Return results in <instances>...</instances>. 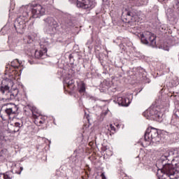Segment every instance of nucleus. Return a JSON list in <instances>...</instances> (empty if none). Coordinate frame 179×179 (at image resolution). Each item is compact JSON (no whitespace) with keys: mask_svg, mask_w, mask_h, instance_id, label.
Masks as SVG:
<instances>
[{"mask_svg":"<svg viewBox=\"0 0 179 179\" xmlns=\"http://www.w3.org/2000/svg\"><path fill=\"white\" fill-rule=\"evenodd\" d=\"M10 79H13V76H11L10 77Z\"/></svg>","mask_w":179,"mask_h":179,"instance_id":"cd10ccee","label":"nucleus"},{"mask_svg":"<svg viewBox=\"0 0 179 179\" xmlns=\"http://www.w3.org/2000/svg\"><path fill=\"white\" fill-rule=\"evenodd\" d=\"M35 58L40 59V58H43L44 55H47V48H43L41 50H36L35 53Z\"/></svg>","mask_w":179,"mask_h":179,"instance_id":"4468645a","label":"nucleus"},{"mask_svg":"<svg viewBox=\"0 0 179 179\" xmlns=\"http://www.w3.org/2000/svg\"><path fill=\"white\" fill-rule=\"evenodd\" d=\"M44 1H47V0H44Z\"/></svg>","mask_w":179,"mask_h":179,"instance_id":"c9c22d12","label":"nucleus"},{"mask_svg":"<svg viewBox=\"0 0 179 179\" xmlns=\"http://www.w3.org/2000/svg\"><path fill=\"white\" fill-rule=\"evenodd\" d=\"M15 177L13 171H8L3 173H0V179H12Z\"/></svg>","mask_w":179,"mask_h":179,"instance_id":"2eb2a0df","label":"nucleus"},{"mask_svg":"<svg viewBox=\"0 0 179 179\" xmlns=\"http://www.w3.org/2000/svg\"><path fill=\"white\" fill-rule=\"evenodd\" d=\"M18 93V90H15V92H10V87L8 85L0 87V97H1L3 101H12V100H15Z\"/></svg>","mask_w":179,"mask_h":179,"instance_id":"39448f33","label":"nucleus"},{"mask_svg":"<svg viewBox=\"0 0 179 179\" xmlns=\"http://www.w3.org/2000/svg\"><path fill=\"white\" fill-rule=\"evenodd\" d=\"M29 64H33V63H31V61H29Z\"/></svg>","mask_w":179,"mask_h":179,"instance_id":"c756f323","label":"nucleus"},{"mask_svg":"<svg viewBox=\"0 0 179 179\" xmlns=\"http://www.w3.org/2000/svg\"><path fill=\"white\" fill-rule=\"evenodd\" d=\"M86 92V85L82 83L79 87V93H85Z\"/></svg>","mask_w":179,"mask_h":179,"instance_id":"a211bd4d","label":"nucleus"},{"mask_svg":"<svg viewBox=\"0 0 179 179\" xmlns=\"http://www.w3.org/2000/svg\"><path fill=\"white\" fill-rule=\"evenodd\" d=\"M142 44L145 45H151V47H156V35L155 34L145 31L139 34Z\"/></svg>","mask_w":179,"mask_h":179,"instance_id":"423d86ee","label":"nucleus"},{"mask_svg":"<svg viewBox=\"0 0 179 179\" xmlns=\"http://www.w3.org/2000/svg\"><path fill=\"white\" fill-rule=\"evenodd\" d=\"M0 141H1L2 142H6V138H5V136L0 134Z\"/></svg>","mask_w":179,"mask_h":179,"instance_id":"412c9836","label":"nucleus"},{"mask_svg":"<svg viewBox=\"0 0 179 179\" xmlns=\"http://www.w3.org/2000/svg\"><path fill=\"white\" fill-rule=\"evenodd\" d=\"M64 83L67 87L71 89V90H73L75 87V80L73 78H66L64 80Z\"/></svg>","mask_w":179,"mask_h":179,"instance_id":"dca6fc26","label":"nucleus"},{"mask_svg":"<svg viewBox=\"0 0 179 179\" xmlns=\"http://www.w3.org/2000/svg\"><path fill=\"white\" fill-rule=\"evenodd\" d=\"M171 87H176V86H178L179 84V80L178 78H175L171 81Z\"/></svg>","mask_w":179,"mask_h":179,"instance_id":"f3484780","label":"nucleus"},{"mask_svg":"<svg viewBox=\"0 0 179 179\" xmlns=\"http://www.w3.org/2000/svg\"><path fill=\"white\" fill-rule=\"evenodd\" d=\"M131 96V97H132V95H130Z\"/></svg>","mask_w":179,"mask_h":179,"instance_id":"f704fd0d","label":"nucleus"},{"mask_svg":"<svg viewBox=\"0 0 179 179\" xmlns=\"http://www.w3.org/2000/svg\"><path fill=\"white\" fill-rule=\"evenodd\" d=\"M131 97H125V96H120L117 97V99L114 100L115 103H117L119 106H122V107H128L129 104H131Z\"/></svg>","mask_w":179,"mask_h":179,"instance_id":"9d476101","label":"nucleus"},{"mask_svg":"<svg viewBox=\"0 0 179 179\" xmlns=\"http://www.w3.org/2000/svg\"><path fill=\"white\" fill-rule=\"evenodd\" d=\"M61 33H64V31H60Z\"/></svg>","mask_w":179,"mask_h":179,"instance_id":"7c9ffc66","label":"nucleus"},{"mask_svg":"<svg viewBox=\"0 0 179 179\" xmlns=\"http://www.w3.org/2000/svg\"><path fill=\"white\" fill-rule=\"evenodd\" d=\"M174 152L167 151L162 157L159 163L162 166L161 169H158L157 176L159 179H166L164 176L171 179L179 178V170L178 168L175 167L177 166V163L174 162L173 156Z\"/></svg>","mask_w":179,"mask_h":179,"instance_id":"f03ea898","label":"nucleus"},{"mask_svg":"<svg viewBox=\"0 0 179 179\" xmlns=\"http://www.w3.org/2000/svg\"><path fill=\"white\" fill-rule=\"evenodd\" d=\"M72 58V55L69 56V59H71Z\"/></svg>","mask_w":179,"mask_h":179,"instance_id":"c85d7f7f","label":"nucleus"},{"mask_svg":"<svg viewBox=\"0 0 179 179\" xmlns=\"http://www.w3.org/2000/svg\"><path fill=\"white\" fill-rule=\"evenodd\" d=\"M69 1H71L72 2V0H69Z\"/></svg>","mask_w":179,"mask_h":179,"instance_id":"72a5a7b5","label":"nucleus"},{"mask_svg":"<svg viewBox=\"0 0 179 179\" xmlns=\"http://www.w3.org/2000/svg\"><path fill=\"white\" fill-rule=\"evenodd\" d=\"M20 65H22V63H20V62L19 61V59H16L15 60H13V62H11L10 65L6 66V69H10V72H12V69H15V71L17 69H19V68H20Z\"/></svg>","mask_w":179,"mask_h":179,"instance_id":"f8f14e48","label":"nucleus"},{"mask_svg":"<svg viewBox=\"0 0 179 179\" xmlns=\"http://www.w3.org/2000/svg\"><path fill=\"white\" fill-rule=\"evenodd\" d=\"M137 1H140V2H142L141 3L143 5V3H145V2H148V0H137Z\"/></svg>","mask_w":179,"mask_h":179,"instance_id":"b1692460","label":"nucleus"},{"mask_svg":"<svg viewBox=\"0 0 179 179\" xmlns=\"http://www.w3.org/2000/svg\"><path fill=\"white\" fill-rule=\"evenodd\" d=\"M127 16L129 17V19H131V20H134V17L135 15H134V13L131 11H127Z\"/></svg>","mask_w":179,"mask_h":179,"instance_id":"6ab92c4d","label":"nucleus"},{"mask_svg":"<svg viewBox=\"0 0 179 179\" xmlns=\"http://www.w3.org/2000/svg\"><path fill=\"white\" fill-rule=\"evenodd\" d=\"M148 83H150V81L148 80Z\"/></svg>","mask_w":179,"mask_h":179,"instance_id":"2f4dec72","label":"nucleus"},{"mask_svg":"<svg viewBox=\"0 0 179 179\" xmlns=\"http://www.w3.org/2000/svg\"><path fill=\"white\" fill-rule=\"evenodd\" d=\"M6 106H11V107H8L5 109V113L7 114V115L16 114V111H17V106H16V105L7 103Z\"/></svg>","mask_w":179,"mask_h":179,"instance_id":"ddd939ff","label":"nucleus"},{"mask_svg":"<svg viewBox=\"0 0 179 179\" xmlns=\"http://www.w3.org/2000/svg\"><path fill=\"white\" fill-rule=\"evenodd\" d=\"M62 29H64L65 30V29H66V27H64L63 25L61 26Z\"/></svg>","mask_w":179,"mask_h":179,"instance_id":"bb28decb","label":"nucleus"},{"mask_svg":"<svg viewBox=\"0 0 179 179\" xmlns=\"http://www.w3.org/2000/svg\"><path fill=\"white\" fill-rule=\"evenodd\" d=\"M110 129L111 131H115V127L113 124H110Z\"/></svg>","mask_w":179,"mask_h":179,"instance_id":"5701e85b","label":"nucleus"},{"mask_svg":"<svg viewBox=\"0 0 179 179\" xmlns=\"http://www.w3.org/2000/svg\"><path fill=\"white\" fill-rule=\"evenodd\" d=\"M123 179H131V178H129V177L128 176H125L124 178H123Z\"/></svg>","mask_w":179,"mask_h":179,"instance_id":"a878e982","label":"nucleus"},{"mask_svg":"<svg viewBox=\"0 0 179 179\" xmlns=\"http://www.w3.org/2000/svg\"><path fill=\"white\" fill-rule=\"evenodd\" d=\"M20 169V171L18 173V174H20L22 171H23V166H21Z\"/></svg>","mask_w":179,"mask_h":179,"instance_id":"393cba45","label":"nucleus"},{"mask_svg":"<svg viewBox=\"0 0 179 179\" xmlns=\"http://www.w3.org/2000/svg\"><path fill=\"white\" fill-rule=\"evenodd\" d=\"M101 179H107V178L106 177V175L104 174V173H102L101 174Z\"/></svg>","mask_w":179,"mask_h":179,"instance_id":"4be33fe9","label":"nucleus"},{"mask_svg":"<svg viewBox=\"0 0 179 179\" xmlns=\"http://www.w3.org/2000/svg\"><path fill=\"white\" fill-rule=\"evenodd\" d=\"M22 124H20V122H15V128H17L16 130H14L15 132H17L19 131V129L20 128V127H22Z\"/></svg>","mask_w":179,"mask_h":179,"instance_id":"aec40b11","label":"nucleus"},{"mask_svg":"<svg viewBox=\"0 0 179 179\" xmlns=\"http://www.w3.org/2000/svg\"><path fill=\"white\" fill-rule=\"evenodd\" d=\"M45 22L44 31L48 34H55L57 29L59 27V24L54 17H48L43 20Z\"/></svg>","mask_w":179,"mask_h":179,"instance_id":"7ed1b4c3","label":"nucleus"},{"mask_svg":"<svg viewBox=\"0 0 179 179\" xmlns=\"http://www.w3.org/2000/svg\"><path fill=\"white\" fill-rule=\"evenodd\" d=\"M166 51H169V49H166Z\"/></svg>","mask_w":179,"mask_h":179,"instance_id":"473e14b6","label":"nucleus"},{"mask_svg":"<svg viewBox=\"0 0 179 179\" xmlns=\"http://www.w3.org/2000/svg\"><path fill=\"white\" fill-rule=\"evenodd\" d=\"M27 107L29 108V110L31 111L32 115L35 119V122H37V124H44V120H41V118H43V117L40 114V112L38 111L37 108L34 106H31L30 105H27Z\"/></svg>","mask_w":179,"mask_h":179,"instance_id":"1a4fd4ad","label":"nucleus"},{"mask_svg":"<svg viewBox=\"0 0 179 179\" xmlns=\"http://www.w3.org/2000/svg\"><path fill=\"white\" fill-rule=\"evenodd\" d=\"M20 13L21 15L16 19L14 23V27L17 33L22 34L24 31L29 20L31 17L37 19V17L45 15V8H43V6L40 4H36V6L29 4L20 7Z\"/></svg>","mask_w":179,"mask_h":179,"instance_id":"f257e3e1","label":"nucleus"},{"mask_svg":"<svg viewBox=\"0 0 179 179\" xmlns=\"http://www.w3.org/2000/svg\"><path fill=\"white\" fill-rule=\"evenodd\" d=\"M143 115L147 117V120H157V118H160V113L156 108H148L144 112Z\"/></svg>","mask_w":179,"mask_h":179,"instance_id":"6e6552de","label":"nucleus"},{"mask_svg":"<svg viewBox=\"0 0 179 179\" xmlns=\"http://www.w3.org/2000/svg\"><path fill=\"white\" fill-rule=\"evenodd\" d=\"M78 8L83 9H93L96 6V3L92 0H77Z\"/></svg>","mask_w":179,"mask_h":179,"instance_id":"0eeeda50","label":"nucleus"},{"mask_svg":"<svg viewBox=\"0 0 179 179\" xmlns=\"http://www.w3.org/2000/svg\"><path fill=\"white\" fill-rule=\"evenodd\" d=\"M117 40L119 43H120L119 47L122 50V51H125V50H127V48L125 47V45H124V44H125L127 47H131V41H129L128 38H118Z\"/></svg>","mask_w":179,"mask_h":179,"instance_id":"9b49d317","label":"nucleus"},{"mask_svg":"<svg viewBox=\"0 0 179 179\" xmlns=\"http://www.w3.org/2000/svg\"><path fill=\"white\" fill-rule=\"evenodd\" d=\"M144 142L147 143V145H150V143H157L160 142V136H159V131L157 129L153 127L148 128L144 134Z\"/></svg>","mask_w":179,"mask_h":179,"instance_id":"20e7f679","label":"nucleus"}]
</instances>
